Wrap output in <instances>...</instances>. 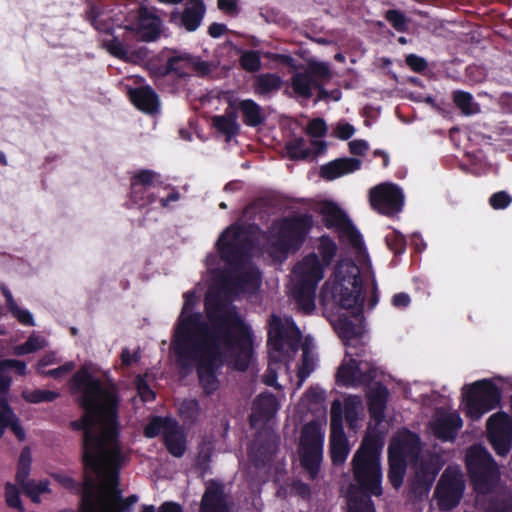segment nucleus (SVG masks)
Masks as SVG:
<instances>
[{"mask_svg":"<svg viewBox=\"0 0 512 512\" xmlns=\"http://www.w3.org/2000/svg\"><path fill=\"white\" fill-rule=\"evenodd\" d=\"M224 484L211 479L202 497L200 512H225L226 497Z\"/></svg>","mask_w":512,"mask_h":512,"instance_id":"nucleus-21","label":"nucleus"},{"mask_svg":"<svg viewBox=\"0 0 512 512\" xmlns=\"http://www.w3.org/2000/svg\"><path fill=\"white\" fill-rule=\"evenodd\" d=\"M388 397V388L380 383L367 393L368 411L370 417L377 423L382 422L385 417Z\"/></svg>","mask_w":512,"mask_h":512,"instance_id":"nucleus-25","label":"nucleus"},{"mask_svg":"<svg viewBox=\"0 0 512 512\" xmlns=\"http://www.w3.org/2000/svg\"><path fill=\"white\" fill-rule=\"evenodd\" d=\"M95 489V479L91 475H86L82 484L81 512H99Z\"/></svg>","mask_w":512,"mask_h":512,"instance_id":"nucleus-34","label":"nucleus"},{"mask_svg":"<svg viewBox=\"0 0 512 512\" xmlns=\"http://www.w3.org/2000/svg\"><path fill=\"white\" fill-rule=\"evenodd\" d=\"M174 421L172 417L154 416L144 428L145 437L155 438L160 434L163 437Z\"/></svg>","mask_w":512,"mask_h":512,"instance_id":"nucleus-41","label":"nucleus"},{"mask_svg":"<svg viewBox=\"0 0 512 512\" xmlns=\"http://www.w3.org/2000/svg\"><path fill=\"white\" fill-rule=\"evenodd\" d=\"M109 40L103 41V47L115 58L126 61L129 45H126L115 34Z\"/></svg>","mask_w":512,"mask_h":512,"instance_id":"nucleus-48","label":"nucleus"},{"mask_svg":"<svg viewBox=\"0 0 512 512\" xmlns=\"http://www.w3.org/2000/svg\"><path fill=\"white\" fill-rule=\"evenodd\" d=\"M306 133L315 138L324 137L327 133V124L325 120L322 118L312 119L306 127Z\"/></svg>","mask_w":512,"mask_h":512,"instance_id":"nucleus-56","label":"nucleus"},{"mask_svg":"<svg viewBox=\"0 0 512 512\" xmlns=\"http://www.w3.org/2000/svg\"><path fill=\"white\" fill-rule=\"evenodd\" d=\"M452 98L455 106L463 115L470 116L480 112V106L475 102L471 93L463 90H456L453 92Z\"/></svg>","mask_w":512,"mask_h":512,"instance_id":"nucleus-38","label":"nucleus"},{"mask_svg":"<svg viewBox=\"0 0 512 512\" xmlns=\"http://www.w3.org/2000/svg\"><path fill=\"white\" fill-rule=\"evenodd\" d=\"M318 286L298 281L294 289V299L301 311L310 314L315 309L316 289Z\"/></svg>","mask_w":512,"mask_h":512,"instance_id":"nucleus-30","label":"nucleus"},{"mask_svg":"<svg viewBox=\"0 0 512 512\" xmlns=\"http://www.w3.org/2000/svg\"><path fill=\"white\" fill-rule=\"evenodd\" d=\"M277 409V400L273 394H260L253 403V412L249 417L251 425L270 420L276 414Z\"/></svg>","mask_w":512,"mask_h":512,"instance_id":"nucleus-26","label":"nucleus"},{"mask_svg":"<svg viewBox=\"0 0 512 512\" xmlns=\"http://www.w3.org/2000/svg\"><path fill=\"white\" fill-rule=\"evenodd\" d=\"M462 426L463 421L460 415L457 412H450L437 417L432 428L437 439L443 442H453Z\"/></svg>","mask_w":512,"mask_h":512,"instance_id":"nucleus-19","label":"nucleus"},{"mask_svg":"<svg viewBox=\"0 0 512 512\" xmlns=\"http://www.w3.org/2000/svg\"><path fill=\"white\" fill-rule=\"evenodd\" d=\"M466 467L475 490L483 493L493 489L498 474L497 464L484 447L475 445L468 450Z\"/></svg>","mask_w":512,"mask_h":512,"instance_id":"nucleus-8","label":"nucleus"},{"mask_svg":"<svg viewBox=\"0 0 512 512\" xmlns=\"http://www.w3.org/2000/svg\"><path fill=\"white\" fill-rule=\"evenodd\" d=\"M130 198L139 207L148 206L156 201V196L151 192V188L138 187V189H134L130 186Z\"/></svg>","mask_w":512,"mask_h":512,"instance_id":"nucleus-49","label":"nucleus"},{"mask_svg":"<svg viewBox=\"0 0 512 512\" xmlns=\"http://www.w3.org/2000/svg\"><path fill=\"white\" fill-rule=\"evenodd\" d=\"M283 85L282 78L274 73H261L254 77L252 82L253 91L260 96H267L278 92Z\"/></svg>","mask_w":512,"mask_h":512,"instance_id":"nucleus-32","label":"nucleus"},{"mask_svg":"<svg viewBox=\"0 0 512 512\" xmlns=\"http://www.w3.org/2000/svg\"><path fill=\"white\" fill-rule=\"evenodd\" d=\"M59 394L55 391L51 390H23L21 393V397L28 403H42V402H52L54 401Z\"/></svg>","mask_w":512,"mask_h":512,"instance_id":"nucleus-46","label":"nucleus"},{"mask_svg":"<svg viewBox=\"0 0 512 512\" xmlns=\"http://www.w3.org/2000/svg\"><path fill=\"white\" fill-rule=\"evenodd\" d=\"M204 305L208 323H201L197 316L187 323L195 326L199 337L192 338L183 326L172 351L182 368L196 364L199 385L210 396L220 387L218 373L225 364L240 372L248 369L254 335L235 305L218 296H206Z\"/></svg>","mask_w":512,"mask_h":512,"instance_id":"nucleus-1","label":"nucleus"},{"mask_svg":"<svg viewBox=\"0 0 512 512\" xmlns=\"http://www.w3.org/2000/svg\"><path fill=\"white\" fill-rule=\"evenodd\" d=\"M363 281L359 266L353 260H342L334 270L330 294L332 300L343 309L361 312L364 305Z\"/></svg>","mask_w":512,"mask_h":512,"instance_id":"nucleus-4","label":"nucleus"},{"mask_svg":"<svg viewBox=\"0 0 512 512\" xmlns=\"http://www.w3.org/2000/svg\"><path fill=\"white\" fill-rule=\"evenodd\" d=\"M349 454L348 440L344 431L331 432L330 456L334 465H341Z\"/></svg>","mask_w":512,"mask_h":512,"instance_id":"nucleus-33","label":"nucleus"},{"mask_svg":"<svg viewBox=\"0 0 512 512\" xmlns=\"http://www.w3.org/2000/svg\"><path fill=\"white\" fill-rule=\"evenodd\" d=\"M163 443L172 456L180 458L185 454L187 449L186 436L176 419L164 433Z\"/></svg>","mask_w":512,"mask_h":512,"instance_id":"nucleus-28","label":"nucleus"},{"mask_svg":"<svg viewBox=\"0 0 512 512\" xmlns=\"http://www.w3.org/2000/svg\"><path fill=\"white\" fill-rule=\"evenodd\" d=\"M326 268L320 262L318 254L311 252L295 265L293 272L297 275L298 281L318 286L324 278Z\"/></svg>","mask_w":512,"mask_h":512,"instance_id":"nucleus-16","label":"nucleus"},{"mask_svg":"<svg viewBox=\"0 0 512 512\" xmlns=\"http://www.w3.org/2000/svg\"><path fill=\"white\" fill-rule=\"evenodd\" d=\"M437 473V469H434L428 464H423L420 468V472L417 475L418 481L422 483L426 489H429L432 486Z\"/></svg>","mask_w":512,"mask_h":512,"instance_id":"nucleus-57","label":"nucleus"},{"mask_svg":"<svg viewBox=\"0 0 512 512\" xmlns=\"http://www.w3.org/2000/svg\"><path fill=\"white\" fill-rule=\"evenodd\" d=\"M385 242L390 251L395 255H401L406 250V238L400 232L393 230L385 236Z\"/></svg>","mask_w":512,"mask_h":512,"instance_id":"nucleus-50","label":"nucleus"},{"mask_svg":"<svg viewBox=\"0 0 512 512\" xmlns=\"http://www.w3.org/2000/svg\"><path fill=\"white\" fill-rule=\"evenodd\" d=\"M43 345L39 337L30 336L22 345L16 348L17 355L34 353L42 349Z\"/></svg>","mask_w":512,"mask_h":512,"instance_id":"nucleus-60","label":"nucleus"},{"mask_svg":"<svg viewBox=\"0 0 512 512\" xmlns=\"http://www.w3.org/2000/svg\"><path fill=\"white\" fill-rule=\"evenodd\" d=\"M384 19L397 31L406 32L410 29L412 19L399 9H388L384 12Z\"/></svg>","mask_w":512,"mask_h":512,"instance_id":"nucleus-40","label":"nucleus"},{"mask_svg":"<svg viewBox=\"0 0 512 512\" xmlns=\"http://www.w3.org/2000/svg\"><path fill=\"white\" fill-rule=\"evenodd\" d=\"M237 119V110L231 109V105H229L223 115L212 116L211 122L213 128L229 142L240 133L241 127Z\"/></svg>","mask_w":512,"mask_h":512,"instance_id":"nucleus-23","label":"nucleus"},{"mask_svg":"<svg viewBox=\"0 0 512 512\" xmlns=\"http://www.w3.org/2000/svg\"><path fill=\"white\" fill-rule=\"evenodd\" d=\"M337 165L340 166V170L343 175L353 173L361 168L362 161L357 158L343 157L336 159Z\"/></svg>","mask_w":512,"mask_h":512,"instance_id":"nucleus-61","label":"nucleus"},{"mask_svg":"<svg viewBox=\"0 0 512 512\" xmlns=\"http://www.w3.org/2000/svg\"><path fill=\"white\" fill-rule=\"evenodd\" d=\"M324 432L321 425L311 421L304 425L300 437V449H323Z\"/></svg>","mask_w":512,"mask_h":512,"instance_id":"nucleus-31","label":"nucleus"},{"mask_svg":"<svg viewBox=\"0 0 512 512\" xmlns=\"http://www.w3.org/2000/svg\"><path fill=\"white\" fill-rule=\"evenodd\" d=\"M217 7L230 17L238 16L241 11L238 0H217Z\"/></svg>","mask_w":512,"mask_h":512,"instance_id":"nucleus-62","label":"nucleus"},{"mask_svg":"<svg viewBox=\"0 0 512 512\" xmlns=\"http://www.w3.org/2000/svg\"><path fill=\"white\" fill-rule=\"evenodd\" d=\"M5 502L8 507L24 512L20 491L16 485L7 482L5 485Z\"/></svg>","mask_w":512,"mask_h":512,"instance_id":"nucleus-51","label":"nucleus"},{"mask_svg":"<svg viewBox=\"0 0 512 512\" xmlns=\"http://www.w3.org/2000/svg\"><path fill=\"white\" fill-rule=\"evenodd\" d=\"M20 486L33 503H39L40 495L50 492L47 480L39 481L38 483L34 480H29Z\"/></svg>","mask_w":512,"mask_h":512,"instance_id":"nucleus-45","label":"nucleus"},{"mask_svg":"<svg viewBox=\"0 0 512 512\" xmlns=\"http://www.w3.org/2000/svg\"><path fill=\"white\" fill-rule=\"evenodd\" d=\"M31 464H32V455L31 451L28 447H25L22 449L18 465H17V472H16V482L19 485H22L23 483L29 481V475L31 470Z\"/></svg>","mask_w":512,"mask_h":512,"instance_id":"nucleus-43","label":"nucleus"},{"mask_svg":"<svg viewBox=\"0 0 512 512\" xmlns=\"http://www.w3.org/2000/svg\"><path fill=\"white\" fill-rule=\"evenodd\" d=\"M322 223L327 229H335L341 241H346L353 248L363 246V238L348 215L334 202H325L319 211Z\"/></svg>","mask_w":512,"mask_h":512,"instance_id":"nucleus-10","label":"nucleus"},{"mask_svg":"<svg viewBox=\"0 0 512 512\" xmlns=\"http://www.w3.org/2000/svg\"><path fill=\"white\" fill-rule=\"evenodd\" d=\"M85 19L97 32H114L115 27L110 23V13L99 1H89L87 3Z\"/></svg>","mask_w":512,"mask_h":512,"instance_id":"nucleus-24","label":"nucleus"},{"mask_svg":"<svg viewBox=\"0 0 512 512\" xmlns=\"http://www.w3.org/2000/svg\"><path fill=\"white\" fill-rule=\"evenodd\" d=\"M323 449H300L301 466L308 472L309 478L314 480L320 471Z\"/></svg>","mask_w":512,"mask_h":512,"instance_id":"nucleus-35","label":"nucleus"},{"mask_svg":"<svg viewBox=\"0 0 512 512\" xmlns=\"http://www.w3.org/2000/svg\"><path fill=\"white\" fill-rule=\"evenodd\" d=\"M267 326V345L270 352L280 354L285 347L294 352L299 349L302 333L292 319L282 320L280 316L272 314L268 319Z\"/></svg>","mask_w":512,"mask_h":512,"instance_id":"nucleus-9","label":"nucleus"},{"mask_svg":"<svg viewBox=\"0 0 512 512\" xmlns=\"http://www.w3.org/2000/svg\"><path fill=\"white\" fill-rule=\"evenodd\" d=\"M236 110L240 111L242 122L247 127H259L267 120L263 108L253 99L240 100Z\"/></svg>","mask_w":512,"mask_h":512,"instance_id":"nucleus-27","label":"nucleus"},{"mask_svg":"<svg viewBox=\"0 0 512 512\" xmlns=\"http://www.w3.org/2000/svg\"><path fill=\"white\" fill-rule=\"evenodd\" d=\"M466 387L465 412L470 419L479 420L485 413L500 405L501 390L492 380H478Z\"/></svg>","mask_w":512,"mask_h":512,"instance_id":"nucleus-7","label":"nucleus"},{"mask_svg":"<svg viewBox=\"0 0 512 512\" xmlns=\"http://www.w3.org/2000/svg\"><path fill=\"white\" fill-rule=\"evenodd\" d=\"M320 176L325 180L331 181L344 175L340 170V166L337 165V161L335 159L321 166Z\"/></svg>","mask_w":512,"mask_h":512,"instance_id":"nucleus-59","label":"nucleus"},{"mask_svg":"<svg viewBox=\"0 0 512 512\" xmlns=\"http://www.w3.org/2000/svg\"><path fill=\"white\" fill-rule=\"evenodd\" d=\"M169 60L175 61L171 69L172 78L182 79L190 76L193 72V57L180 55L169 57Z\"/></svg>","mask_w":512,"mask_h":512,"instance_id":"nucleus-42","label":"nucleus"},{"mask_svg":"<svg viewBox=\"0 0 512 512\" xmlns=\"http://www.w3.org/2000/svg\"><path fill=\"white\" fill-rule=\"evenodd\" d=\"M464 482L460 474L449 473L445 470L441 475L434 491L438 506L442 511L454 509L463 496Z\"/></svg>","mask_w":512,"mask_h":512,"instance_id":"nucleus-15","label":"nucleus"},{"mask_svg":"<svg viewBox=\"0 0 512 512\" xmlns=\"http://www.w3.org/2000/svg\"><path fill=\"white\" fill-rule=\"evenodd\" d=\"M286 151L293 160H305L311 155L303 137H297L286 143Z\"/></svg>","mask_w":512,"mask_h":512,"instance_id":"nucleus-44","label":"nucleus"},{"mask_svg":"<svg viewBox=\"0 0 512 512\" xmlns=\"http://www.w3.org/2000/svg\"><path fill=\"white\" fill-rule=\"evenodd\" d=\"M239 64L246 72H258L262 65L260 52L257 50L244 51L239 58Z\"/></svg>","mask_w":512,"mask_h":512,"instance_id":"nucleus-47","label":"nucleus"},{"mask_svg":"<svg viewBox=\"0 0 512 512\" xmlns=\"http://www.w3.org/2000/svg\"><path fill=\"white\" fill-rule=\"evenodd\" d=\"M164 182L161 175L150 169H142L134 173L130 178V186L134 189L138 187L152 188L154 186H163Z\"/></svg>","mask_w":512,"mask_h":512,"instance_id":"nucleus-36","label":"nucleus"},{"mask_svg":"<svg viewBox=\"0 0 512 512\" xmlns=\"http://www.w3.org/2000/svg\"><path fill=\"white\" fill-rule=\"evenodd\" d=\"M73 394L79 393L77 404L83 415L70 422L74 431H82V463L87 471L94 473L106 488H117L123 462L119 443L118 411L120 397L118 389L104 387L86 365L81 366L70 379Z\"/></svg>","mask_w":512,"mask_h":512,"instance_id":"nucleus-2","label":"nucleus"},{"mask_svg":"<svg viewBox=\"0 0 512 512\" xmlns=\"http://www.w3.org/2000/svg\"><path fill=\"white\" fill-rule=\"evenodd\" d=\"M311 73L297 72L291 78V86L293 91L300 97L310 98L312 90L317 89L320 92V97L327 94L322 84L310 75Z\"/></svg>","mask_w":512,"mask_h":512,"instance_id":"nucleus-29","label":"nucleus"},{"mask_svg":"<svg viewBox=\"0 0 512 512\" xmlns=\"http://www.w3.org/2000/svg\"><path fill=\"white\" fill-rule=\"evenodd\" d=\"M183 298H184V304H183V307H182V311H181V314L178 318V321L176 323V326H175V329H174V335H173V338H172V341H171V347H175L176 345V340L178 338V335H179V331L181 330V328L183 327H186L185 329H187V331H189V333L192 335L191 337H199L198 334H197V330L195 328V326H193L192 324H187L188 321L190 319H192L193 317H198L199 318V321L201 323H206L205 321H203L202 319V314L199 313V312H191V310L193 309L194 305H195V302H196V297H195V293L193 291H188V292H185L184 295H183Z\"/></svg>","mask_w":512,"mask_h":512,"instance_id":"nucleus-20","label":"nucleus"},{"mask_svg":"<svg viewBox=\"0 0 512 512\" xmlns=\"http://www.w3.org/2000/svg\"><path fill=\"white\" fill-rule=\"evenodd\" d=\"M17 321L24 326H35L33 315L27 309H22L15 303L7 309Z\"/></svg>","mask_w":512,"mask_h":512,"instance_id":"nucleus-55","label":"nucleus"},{"mask_svg":"<svg viewBox=\"0 0 512 512\" xmlns=\"http://www.w3.org/2000/svg\"><path fill=\"white\" fill-rule=\"evenodd\" d=\"M117 500L119 501L118 507H115L112 504H104L101 512H132L131 506L138 501V497L136 495H130L127 498L122 499L120 491H117Z\"/></svg>","mask_w":512,"mask_h":512,"instance_id":"nucleus-52","label":"nucleus"},{"mask_svg":"<svg viewBox=\"0 0 512 512\" xmlns=\"http://www.w3.org/2000/svg\"><path fill=\"white\" fill-rule=\"evenodd\" d=\"M369 202L379 214L392 217L402 211L404 194L397 184L385 182L370 189Z\"/></svg>","mask_w":512,"mask_h":512,"instance_id":"nucleus-12","label":"nucleus"},{"mask_svg":"<svg viewBox=\"0 0 512 512\" xmlns=\"http://www.w3.org/2000/svg\"><path fill=\"white\" fill-rule=\"evenodd\" d=\"M136 388L142 401L149 402L155 399L156 394L145 379L138 377L136 380Z\"/></svg>","mask_w":512,"mask_h":512,"instance_id":"nucleus-64","label":"nucleus"},{"mask_svg":"<svg viewBox=\"0 0 512 512\" xmlns=\"http://www.w3.org/2000/svg\"><path fill=\"white\" fill-rule=\"evenodd\" d=\"M382 446L380 436L369 434L363 438L355 452L351 465L356 485H351L349 492L358 490L362 496H349L348 512H376L371 496L378 497L383 493L380 463Z\"/></svg>","mask_w":512,"mask_h":512,"instance_id":"nucleus-3","label":"nucleus"},{"mask_svg":"<svg viewBox=\"0 0 512 512\" xmlns=\"http://www.w3.org/2000/svg\"><path fill=\"white\" fill-rule=\"evenodd\" d=\"M331 432H339L343 430V409L339 400H335L331 405L330 412Z\"/></svg>","mask_w":512,"mask_h":512,"instance_id":"nucleus-53","label":"nucleus"},{"mask_svg":"<svg viewBox=\"0 0 512 512\" xmlns=\"http://www.w3.org/2000/svg\"><path fill=\"white\" fill-rule=\"evenodd\" d=\"M418 443V435L410 431H407V433L399 439H393L391 442L388 448V479L395 489H398L403 484L407 468V449L417 446Z\"/></svg>","mask_w":512,"mask_h":512,"instance_id":"nucleus-11","label":"nucleus"},{"mask_svg":"<svg viewBox=\"0 0 512 512\" xmlns=\"http://www.w3.org/2000/svg\"><path fill=\"white\" fill-rule=\"evenodd\" d=\"M488 440L499 456H506L512 443V418L503 411L491 415L486 423Z\"/></svg>","mask_w":512,"mask_h":512,"instance_id":"nucleus-14","label":"nucleus"},{"mask_svg":"<svg viewBox=\"0 0 512 512\" xmlns=\"http://www.w3.org/2000/svg\"><path fill=\"white\" fill-rule=\"evenodd\" d=\"M252 229L251 224L235 222L221 233L216 246L227 265L240 269L248 262L254 247Z\"/></svg>","mask_w":512,"mask_h":512,"instance_id":"nucleus-6","label":"nucleus"},{"mask_svg":"<svg viewBox=\"0 0 512 512\" xmlns=\"http://www.w3.org/2000/svg\"><path fill=\"white\" fill-rule=\"evenodd\" d=\"M314 226L309 213L293 214L279 220L277 231L271 234L272 249L280 256L298 252L306 242Z\"/></svg>","mask_w":512,"mask_h":512,"instance_id":"nucleus-5","label":"nucleus"},{"mask_svg":"<svg viewBox=\"0 0 512 512\" xmlns=\"http://www.w3.org/2000/svg\"><path fill=\"white\" fill-rule=\"evenodd\" d=\"M205 13L206 9L185 7L180 14V22L187 31L193 32L200 26Z\"/></svg>","mask_w":512,"mask_h":512,"instance_id":"nucleus-39","label":"nucleus"},{"mask_svg":"<svg viewBox=\"0 0 512 512\" xmlns=\"http://www.w3.org/2000/svg\"><path fill=\"white\" fill-rule=\"evenodd\" d=\"M261 283V273L257 268H250L235 276H224L222 286L234 293L245 291L248 287L257 288Z\"/></svg>","mask_w":512,"mask_h":512,"instance_id":"nucleus-22","label":"nucleus"},{"mask_svg":"<svg viewBox=\"0 0 512 512\" xmlns=\"http://www.w3.org/2000/svg\"><path fill=\"white\" fill-rule=\"evenodd\" d=\"M130 16L133 19V27L126 26L127 32H162V20L154 8L140 5L130 13Z\"/></svg>","mask_w":512,"mask_h":512,"instance_id":"nucleus-17","label":"nucleus"},{"mask_svg":"<svg viewBox=\"0 0 512 512\" xmlns=\"http://www.w3.org/2000/svg\"><path fill=\"white\" fill-rule=\"evenodd\" d=\"M128 97L131 103L143 113L154 115L159 112V97L149 85L130 88Z\"/></svg>","mask_w":512,"mask_h":512,"instance_id":"nucleus-18","label":"nucleus"},{"mask_svg":"<svg viewBox=\"0 0 512 512\" xmlns=\"http://www.w3.org/2000/svg\"><path fill=\"white\" fill-rule=\"evenodd\" d=\"M349 360H344L338 367L335 379L339 386H355L370 384L376 378V368L367 361L353 358L346 352Z\"/></svg>","mask_w":512,"mask_h":512,"instance_id":"nucleus-13","label":"nucleus"},{"mask_svg":"<svg viewBox=\"0 0 512 512\" xmlns=\"http://www.w3.org/2000/svg\"><path fill=\"white\" fill-rule=\"evenodd\" d=\"M174 60H167L165 64L152 66L150 68L151 77L153 78L156 85H159L163 80L168 77L172 78L171 69L173 67Z\"/></svg>","mask_w":512,"mask_h":512,"instance_id":"nucleus-54","label":"nucleus"},{"mask_svg":"<svg viewBox=\"0 0 512 512\" xmlns=\"http://www.w3.org/2000/svg\"><path fill=\"white\" fill-rule=\"evenodd\" d=\"M512 202V197L506 191H499L491 195L489 204L495 210L507 208Z\"/></svg>","mask_w":512,"mask_h":512,"instance_id":"nucleus-58","label":"nucleus"},{"mask_svg":"<svg viewBox=\"0 0 512 512\" xmlns=\"http://www.w3.org/2000/svg\"><path fill=\"white\" fill-rule=\"evenodd\" d=\"M316 249L320 262L329 267L337 255L336 242L329 235L324 234L318 238Z\"/></svg>","mask_w":512,"mask_h":512,"instance_id":"nucleus-37","label":"nucleus"},{"mask_svg":"<svg viewBox=\"0 0 512 512\" xmlns=\"http://www.w3.org/2000/svg\"><path fill=\"white\" fill-rule=\"evenodd\" d=\"M52 477L55 481H57L62 487L73 492H79L80 484L76 482L71 476L66 473L59 472L52 474Z\"/></svg>","mask_w":512,"mask_h":512,"instance_id":"nucleus-63","label":"nucleus"}]
</instances>
